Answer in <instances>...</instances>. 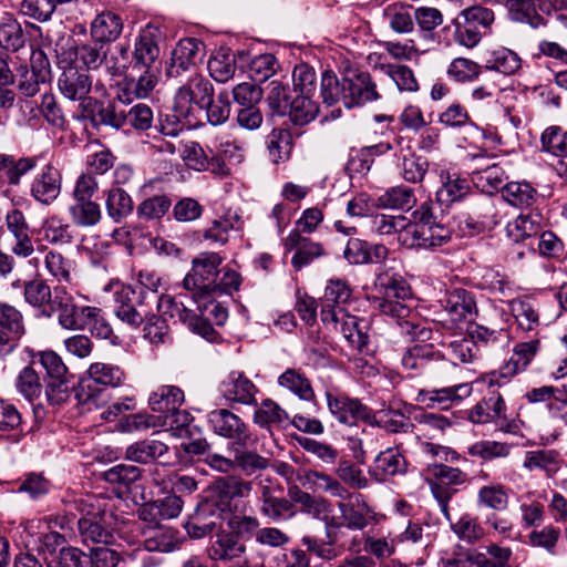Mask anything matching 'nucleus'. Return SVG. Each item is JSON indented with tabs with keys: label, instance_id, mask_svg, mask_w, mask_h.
I'll return each instance as SVG.
<instances>
[{
	"label": "nucleus",
	"instance_id": "obj_1",
	"mask_svg": "<svg viewBox=\"0 0 567 567\" xmlns=\"http://www.w3.org/2000/svg\"><path fill=\"white\" fill-rule=\"evenodd\" d=\"M83 516L78 520L81 540L89 547L111 545L114 542L113 533L105 526V511L101 499L94 495H85L68 501Z\"/></svg>",
	"mask_w": 567,
	"mask_h": 567
},
{
	"label": "nucleus",
	"instance_id": "obj_2",
	"mask_svg": "<svg viewBox=\"0 0 567 567\" xmlns=\"http://www.w3.org/2000/svg\"><path fill=\"white\" fill-rule=\"evenodd\" d=\"M223 258L217 252H202L193 259L192 269L185 276L183 286L193 291V301L202 308V299H207L217 291L218 267Z\"/></svg>",
	"mask_w": 567,
	"mask_h": 567
},
{
	"label": "nucleus",
	"instance_id": "obj_3",
	"mask_svg": "<svg viewBox=\"0 0 567 567\" xmlns=\"http://www.w3.org/2000/svg\"><path fill=\"white\" fill-rule=\"evenodd\" d=\"M61 74L58 79L60 93L70 101H78L86 112L97 104L95 99L89 96L92 89V79L87 71L73 65L70 59L59 58Z\"/></svg>",
	"mask_w": 567,
	"mask_h": 567
},
{
	"label": "nucleus",
	"instance_id": "obj_4",
	"mask_svg": "<svg viewBox=\"0 0 567 567\" xmlns=\"http://www.w3.org/2000/svg\"><path fill=\"white\" fill-rule=\"evenodd\" d=\"M251 489V483L239 477H219L212 484L210 494L204 503L223 516L236 509L237 501L248 497Z\"/></svg>",
	"mask_w": 567,
	"mask_h": 567
},
{
	"label": "nucleus",
	"instance_id": "obj_5",
	"mask_svg": "<svg viewBox=\"0 0 567 567\" xmlns=\"http://www.w3.org/2000/svg\"><path fill=\"white\" fill-rule=\"evenodd\" d=\"M213 96L214 87L209 80L202 74H195L176 91L174 112L192 124L190 116L195 106L204 109L205 103Z\"/></svg>",
	"mask_w": 567,
	"mask_h": 567
},
{
	"label": "nucleus",
	"instance_id": "obj_6",
	"mask_svg": "<svg viewBox=\"0 0 567 567\" xmlns=\"http://www.w3.org/2000/svg\"><path fill=\"white\" fill-rule=\"evenodd\" d=\"M402 367L409 371L425 372L436 380H444L453 364L441 358L432 344H415L408 349L401 359Z\"/></svg>",
	"mask_w": 567,
	"mask_h": 567
},
{
	"label": "nucleus",
	"instance_id": "obj_7",
	"mask_svg": "<svg viewBox=\"0 0 567 567\" xmlns=\"http://www.w3.org/2000/svg\"><path fill=\"white\" fill-rule=\"evenodd\" d=\"M113 293V312L122 322L137 328L144 319L148 318V302L143 301L141 298L135 303V291L132 287L125 286L120 282L111 285Z\"/></svg>",
	"mask_w": 567,
	"mask_h": 567
},
{
	"label": "nucleus",
	"instance_id": "obj_8",
	"mask_svg": "<svg viewBox=\"0 0 567 567\" xmlns=\"http://www.w3.org/2000/svg\"><path fill=\"white\" fill-rule=\"evenodd\" d=\"M321 321L334 331H340L349 344L361 350L368 343V337L363 331V321L348 313L343 308L321 309Z\"/></svg>",
	"mask_w": 567,
	"mask_h": 567
},
{
	"label": "nucleus",
	"instance_id": "obj_9",
	"mask_svg": "<svg viewBox=\"0 0 567 567\" xmlns=\"http://www.w3.org/2000/svg\"><path fill=\"white\" fill-rule=\"evenodd\" d=\"M87 377L83 378L79 385V398L83 401L93 400L95 396V385L110 388L120 386L125 380L124 371L115 364L106 362H94L87 371Z\"/></svg>",
	"mask_w": 567,
	"mask_h": 567
},
{
	"label": "nucleus",
	"instance_id": "obj_10",
	"mask_svg": "<svg viewBox=\"0 0 567 567\" xmlns=\"http://www.w3.org/2000/svg\"><path fill=\"white\" fill-rule=\"evenodd\" d=\"M208 423L214 433L235 443L246 446L250 441L247 424L235 413L227 409L213 410L207 415Z\"/></svg>",
	"mask_w": 567,
	"mask_h": 567
},
{
	"label": "nucleus",
	"instance_id": "obj_11",
	"mask_svg": "<svg viewBox=\"0 0 567 567\" xmlns=\"http://www.w3.org/2000/svg\"><path fill=\"white\" fill-rule=\"evenodd\" d=\"M341 525L350 530H362L377 520V514L367 504L362 494H350L338 503Z\"/></svg>",
	"mask_w": 567,
	"mask_h": 567
},
{
	"label": "nucleus",
	"instance_id": "obj_12",
	"mask_svg": "<svg viewBox=\"0 0 567 567\" xmlns=\"http://www.w3.org/2000/svg\"><path fill=\"white\" fill-rule=\"evenodd\" d=\"M540 349V340L533 338L528 341L519 342L514 347L513 354L498 370L497 373H493L488 383L501 384L498 378L511 379L517 373L525 371L529 363L533 361L535 355Z\"/></svg>",
	"mask_w": 567,
	"mask_h": 567
},
{
	"label": "nucleus",
	"instance_id": "obj_13",
	"mask_svg": "<svg viewBox=\"0 0 567 567\" xmlns=\"http://www.w3.org/2000/svg\"><path fill=\"white\" fill-rule=\"evenodd\" d=\"M326 398L330 413L340 423L353 425L358 421L371 420V410L357 399L332 392H327Z\"/></svg>",
	"mask_w": 567,
	"mask_h": 567
},
{
	"label": "nucleus",
	"instance_id": "obj_14",
	"mask_svg": "<svg viewBox=\"0 0 567 567\" xmlns=\"http://www.w3.org/2000/svg\"><path fill=\"white\" fill-rule=\"evenodd\" d=\"M6 227L12 237L11 251L20 258H28L34 252L29 224L24 214L19 209H11L6 214Z\"/></svg>",
	"mask_w": 567,
	"mask_h": 567
},
{
	"label": "nucleus",
	"instance_id": "obj_15",
	"mask_svg": "<svg viewBox=\"0 0 567 567\" xmlns=\"http://www.w3.org/2000/svg\"><path fill=\"white\" fill-rule=\"evenodd\" d=\"M284 247L287 251L295 250L291 265L296 270L302 269L326 255L322 244L303 237L299 230H291L288 234L284 239Z\"/></svg>",
	"mask_w": 567,
	"mask_h": 567
},
{
	"label": "nucleus",
	"instance_id": "obj_16",
	"mask_svg": "<svg viewBox=\"0 0 567 567\" xmlns=\"http://www.w3.org/2000/svg\"><path fill=\"white\" fill-rule=\"evenodd\" d=\"M203 55L204 47L202 42L193 38L181 40L172 52L167 75L171 78L179 76L183 72L195 66Z\"/></svg>",
	"mask_w": 567,
	"mask_h": 567
},
{
	"label": "nucleus",
	"instance_id": "obj_17",
	"mask_svg": "<svg viewBox=\"0 0 567 567\" xmlns=\"http://www.w3.org/2000/svg\"><path fill=\"white\" fill-rule=\"evenodd\" d=\"M61 188L60 171L52 164H47L33 178L30 192L37 202L50 205L59 197Z\"/></svg>",
	"mask_w": 567,
	"mask_h": 567
},
{
	"label": "nucleus",
	"instance_id": "obj_18",
	"mask_svg": "<svg viewBox=\"0 0 567 567\" xmlns=\"http://www.w3.org/2000/svg\"><path fill=\"white\" fill-rule=\"evenodd\" d=\"M346 85V107L352 109L368 102L377 101L380 95L377 85L368 72L351 74V78H343Z\"/></svg>",
	"mask_w": 567,
	"mask_h": 567
},
{
	"label": "nucleus",
	"instance_id": "obj_19",
	"mask_svg": "<svg viewBox=\"0 0 567 567\" xmlns=\"http://www.w3.org/2000/svg\"><path fill=\"white\" fill-rule=\"evenodd\" d=\"M223 396L233 403L244 405L256 404L257 386L240 371H231L221 382Z\"/></svg>",
	"mask_w": 567,
	"mask_h": 567
},
{
	"label": "nucleus",
	"instance_id": "obj_20",
	"mask_svg": "<svg viewBox=\"0 0 567 567\" xmlns=\"http://www.w3.org/2000/svg\"><path fill=\"white\" fill-rule=\"evenodd\" d=\"M442 307L452 322L472 321L477 313L474 295L463 288L449 291Z\"/></svg>",
	"mask_w": 567,
	"mask_h": 567
},
{
	"label": "nucleus",
	"instance_id": "obj_21",
	"mask_svg": "<svg viewBox=\"0 0 567 567\" xmlns=\"http://www.w3.org/2000/svg\"><path fill=\"white\" fill-rule=\"evenodd\" d=\"M158 58L157 31L153 28H146L135 39L132 66L134 70L159 68L157 65Z\"/></svg>",
	"mask_w": 567,
	"mask_h": 567
},
{
	"label": "nucleus",
	"instance_id": "obj_22",
	"mask_svg": "<svg viewBox=\"0 0 567 567\" xmlns=\"http://www.w3.org/2000/svg\"><path fill=\"white\" fill-rule=\"evenodd\" d=\"M73 297L66 291L65 288H55L52 306L49 310H43V316L47 318L52 317L55 311H59L58 320L62 328L68 330H76L79 327V311Z\"/></svg>",
	"mask_w": 567,
	"mask_h": 567
},
{
	"label": "nucleus",
	"instance_id": "obj_23",
	"mask_svg": "<svg viewBox=\"0 0 567 567\" xmlns=\"http://www.w3.org/2000/svg\"><path fill=\"white\" fill-rule=\"evenodd\" d=\"M224 524V517L217 514L206 503H200L194 518L185 526L189 537L199 539L207 535H216Z\"/></svg>",
	"mask_w": 567,
	"mask_h": 567
},
{
	"label": "nucleus",
	"instance_id": "obj_24",
	"mask_svg": "<svg viewBox=\"0 0 567 567\" xmlns=\"http://www.w3.org/2000/svg\"><path fill=\"white\" fill-rule=\"evenodd\" d=\"M207 553L213 560H233L245 553V546L234 534L221 528L217 530L215 539L210 542Z\"/></svg>",
	"mask_w": 567,
	"mask_h": 567
},
{
	"label": "nucleus",
	"instance_id": "obj_25",
	"mask_svg": "<svg viewBox=\"0 0 567 567\" xmlns=\"http://www.w3.org/2000/svg\"><path fill=\"white\" fill-rule=\"evenodd\" d=\"M471 393L472 385L470 383H460L433 391L420 390L416 401L432 408L434 403L444 404L447 402H460L468 398Z\"/></svg>",
	"mask_w": 567,
	"mask_h": 567
},
{
	"label": "nucleus",
	"instance_id": "obj_26",
	"mask_svg": "<svg viewBox=\"0 0 567 567\" xmlns=\"http://www.w3.org/2000/svg\"><path fill=\"white\" fill-rule=\"evenodd\" d=\"M184 402V392L175 385H162L151 393L148 404L152 411L161 413L165 420Z\"/></svg>",
	"mask_w": 567,
	"mask_h": 567
},
{
	"label": "nucleus",
	"instance_id": "obj_27",
	"mask_svg": "<svg viewBox=\"0 0 567 567\" xmlns=\"http://www.w3.org/2000/svg\"><path fill=\"white\" fill-rule=\"evenodd\" d=\"M301 483L313 492L329 493L331 496L344 499L348 496V489L341 482L331 475L319 471H307L301 477Z\"/></svg>",
	"mask_w": 567,
	"mask_h": 567
},
{
	"label": "nucleus",
	"instance_id": "obj_28",
	"mask_svg": "<svg viewBox=\"0 0 567 567\" xmlns=\"http://www.w3.org/2000/svg\"><path fill=\"white\" fill-rule=\"evenodd\" d=\"M440 179L442 186L436 192V198L441 204L458 202L470 192L468 182L456 173L441 172Z\"/></svg>",
	"mask_w": 567,
	"mask_h": 567
},
{
	"label": "nucleus",
	"instance_id": "obj_29",
	"mask_svg": "<svg viewBox=\"0 0 567 567\" xmlns=\"http://www.w3.org/2000/svg\"><path fill=\"white\" fill-rule=\"evenodd\" d=\"M241 218L237 213L227 212L225 215L216 218L204 230V238L224 245L228 241L230 231H239L241 229Z\"/></svg>",
	"mask_w": 567,
	"mask_h": 567
},
{
	"label": "nucleus",
	"instance_id": "obj_30",
	"mask_svg": "<svg viewBox=\"0 0 567 567\" xmlns=\"http://www.w3.org/2000/svg\"><path fill=\"white\" fill-rule=\"evenodd\" d=\"M123 29L122 20L112 12H102L91 23V35L95 42L115 41Z\"/></svg>",
	"mask_w": 567,
	"mask_h": 567
},
{
	"label": "nucleus",
	"instance_id": "obj_31",
	"mask_svg": "<svg viewBox=\"0 0 567 567\" xmlns=\"http://www.w3.org/2000/svg\"><path fill=\"white\" fill-rule=\"evenodd\" d=\"M105 56L106 53L102 51V45H97L96 43L69 48L60 55L61 59H70L73 65H76V62H81L86 71L97 69Z\"/></svg>",
	"mask_w": 567,
	"mask_h": 567
},
{
	"label": "nucleus",
	"instance_id": "obj_32",
	"mask_svg": "<svg viewBox=\"0 0 567 567\" xmlns=\"http://www.w3.org/2000/svg\"><path fill=\"white\" fill-rule=\"evenodd\" d=\"M260 513L272 522L287 520L295 515L292 503L286 497L272 495L268 487L261 492Z\"/></svg>",
	"mask_w": 567,
	"mask_h": 567
},
{
	"label": "nucleus",
	"instance_id": "obj_33",
	"mask_svg": "<svg viewBox=\"0 0 567 567\" xmlns=\"http://www.w3.org/2000/svg\"><path fill=\"white\" fill-rule=\"evenodd\" d=\"M502 197L516 208L528 209L537 202L538 193L529 183L511 182L503 187Z\"/></svg>",
	"mask_w": 567,
	"mask_h": 567
},
{
	"label": "nucleus",
	"instance_id": "obj_34",
	"mask_svg": "<svg viewBox=\"0 0 567 567\" xmlns=\"http://www.w3.org/2000/svg\"><path fill=\"white\" fill-rule=\"evenodd\" d=\"M167 451V445L158 440H144L127 446L125 458L135 463L147 464L163 456Z\"/></svg>",
	"mask_w": 567,
	"mask_h": 567
},
{
	"label": "nucleus",
	"instance_id": "obj_35",
	"mask_svg": "<svg viewBox=\"0 0 567 567\" xmlns=\"http://www.w3.org/2000/svg\"><path fill=\"white\" fill-rule=\"evenodd\" d=\"M509 310L522 330L532 331L539 324L537 305L532 298L522 297L513 299L509 302Z\"/></svg>",
	"mask_w": 567,
	"mask_h": 567
},
{
	"label": "nucleus",
	"instance_id": "obj_36",
	"mask_svg": "<svg viewBox=\"0 0 567 567\" xmlns=\"http://www.w3.org/2000/svg\"><path fill=\"white\" fill-rule=\"evenodd\" d=\"M406 465L404 456L398 449H386L375 457L373 472L383 480L386 476L405 473Z\"/></svg>",
	"mask_w": 567,
	"mask_h": 567
},
{
	"label": "nucleus",
	"instance_id": "obj_37",
	"mask_svg": "<svg viewBox=\"0 0 567 567\" xmlns=\"http://www.w3.org/2000/svg\"><path fill=\"white\" fill-rule=\"evenodd\" d=\"M24 301L35 309L49 310L53 298L51 287L43 279H33L23 284Z\"/></svg>",
	"mask_w": 567,
	"mask_h": 567
},
{
	"label": "nucleus",
	"instance_id": "obj_38",
	"mask_svg": "<svg viewBox=\"0 0 567 567\" xmlns=\"http://www.w3.org/2000/svg\"><path fill=\"white\" fill-rule=\"evenodd\" d=\"M368 423L380 426L391 433H405L412 427L410 417L400 410L388 409L375 413L371 412Z\"/></svg>",
	"mask_w": 567,
	"mask_h": 567
},
{
	"label": "nucleus",
	"instance_id": "obj_39",
	"mask_svg": "<svg viewBox=\"0 0 567 567\" xmlns=\"http://www.w3.org/2000/svg\"><path fill=\"white\" fill-rule=\"evenodd\" d=\"M278 384L303 401H312L315 391L309 379L297 369H287L278 377Z\"/></svg>",
	"mask_w": 567,
	"mask_h": 567
},
{
	"label": "nucleus",
	"instance_id": "obj_40",
	"mask_svg": "<svg viewBox=\"0 0 567 567\" xmlns=\"http://www.w3.org/2000/svg\"><path fill=\"white\" fill-rule=\"evenodd\" d=\"M414 21L422 39L434 40L435 30L442 25L444 18L437 8L421 6L414 8Z\"/></svg>",
	"mask_w": 567,
	"mask_h": 567
},
{
	"label": "nucleus",
	"instance_id": "obj_41",
	"mask_svg": "<svg viewBox=\"0 0 567 567\" xmlns=\"http://www.w3.org/2000/svg\"><path fill=\"white\" fill-rule=\"evenodd\" d=\"M72 223L78 227H93L102 218V210L96 202H72L68 208Z\"/></svg>",
	"mask_w": 567,
	"mask_h": 567
},
{
	"label": "nucleus",
	"instance_id": "obj_42",
	"mask_svg": "<svg viewBox=\"0 0 567 567\" xmlns=\"http://www.w3.org/2000/svg\"><path fill=\"white\" fill-rule=\"evenodd\" d=\"M269 158L272 163L284 162L289 158L292 150L291 133L284 128H274L266 138Z\"/></svg>",
	"mask_w": 567,
	"mask_h": 567
},
{
	"label": "nucleus",
	"instance_id": "obj_43",
	"mask_svg": "<svg viewBox=\"0 0 567 567\" xmlns=\"http://www.w3.org/2000/svg\"><path fill=\"white\" fill-rule=\"evenodd\" d=\"M155 305L163 316L185 324L194 322L195 312L186 307L183 296L162 295Z\"/></svg>",
	"mask_w": 567,
	"mask_h": 567
},
{
	"label": "nucleus",
	"instance_id": "obj_44",
	"mask_svg": "<svg viewBox=\"0 0 567 567\" xmlns=\"http://www.w3.org/2000/svg\"><path fill=\"white\" fill-rule=\"evenodd\" d=\"M506 174L502 167L496 164L478 169L473 173L472 181L483 193L492 194L496 190L503 193Z\"/></svg>",
	"mask_w": 567,
	"mask_h": 567
},
{
	"label": "nucleus",
	"instance_id": "obj_45",
	"mask_svg": "<svg viewBox=\"0 0 567 567\" xmlns=\"http://www.w3.org/2000/svg\"><path fill=\"white\" fill-rule=\"evenodd\" d=\"M346 85H343V78L339 80L337 75L327 70L321 75L320 95L322 102L332 106L341 103L346 107Z\"/></svg>",
	"mask_w": 567,
	"mask_h": 567
},
{
	"label": "nucleus",
	"instance_id": "obj_46",
	"mask_svg": "<svg viewBox=\"0 0 567 567\" xmlns=\"http://www.w3.org/2000/svg\"><path fill=\"white\" fill-rule=\"evenodd\" d=\"M390 29L398 34H409L415 29L414 7L394 6L385 12Z\"/></svg>",
	"mask_w": 567,
	"mask_h": 567
},
{
	"label": "nucleus",
	"instance_id": "obj_47",
	"mask_svg": "<svg viewBox=\"0 0 567 567\" xmlns=\"http://www.w3.org/2000/svg\"><path fill=\"white\" fill-rule=\"evenodd\" d=\"M415 203L414 192L405 186L391 187L378 198V206L389 209H410Z\"/></svg>",
	"mask_w": 567,
	"mask_h": 567
},
{
	"label": "nucleus",
	"instance_id": "obj_48",
	"mask_svg": "<svg viewBox=\"0 0 567 567\" xmlns=\"http://www.w3.org/2000/svg\"><path fill=\"white\" fill-rule=\"evenodd\" d=\"M451 529L458 539L467 544H474L484 536L478 518L470 513H464L455 522H451Z\"/></svg>",
	"mask_w": 567,
	"mask_h": 567
},
{
	"label": "nucleus",
	"instance_id": "obj_49",
	"mask_svg": "<svg viewBox=\"0 0 567 567\" xmlns=\"http://www.w3.org/2000/svg\"><path fill=\"white\" fill-rule=\"evenodd\" d=\"M509 496L502 484L482 486L477 492V505L488 509L502 512L508 506Z\"/></svg>",
	"mask_w": 567,
	"mask_h": 567
},
{
	"label": "nucleus",
	"instance_id": "obj_50",
	"mask_svg": "<svg viewBox=\"0 0 567 567\" xmlns=\"http://www.w3.org/2000/svg\"><path fill=\"white\" fill-rule=\"evenodd\" d=\"M23 45L24 38L21 25L12 16L3 13L0 18V47L18 51Z\"/></svg>",
	"mask_w": 567,
	"mask_h": 567
},
{
	"label": "nucleus",
	"instance_id": "obj_51",
	"mask_svg": "<svg viewBox=\"0 0 567 567\" xmlns=\"http://www.w3.org/2000/svg\"><path fill=\"white\" fill-rule=\"evenodd\" d=\"M451 25L454 28V41L461 47L473 49L478 45L483 38L462 11L452 20Z\"/></svg>",
	"mask_w": 567,
	"mask_h": 567
},
{
	"label": "nucleus",
	"instance_id": "obj_52",
	"mask_svg": "<svg viewBox=\"0 0 567 567\" xmlns=\"http://www.w3.org/2000/svg\"><path fill=\"white\" fill-rule=\"evenodd\" d=\"M486 68L504 74H513L520 69V58L507 48H498L488 53Z\"/></svg>",
	"mask_w": 567,
	"mask_h": 567
},
{
	"label": "nucleus",
	"instance_id": "obj_53",
	"mask_svg": "<svg viewBox=\"0 0 567 567\" xmlns=\"http://www.w3.org/2000/svg\"><path fill=\"white\" fill-rule=\"evenodd\" d=\"M0 328L17 342L25 333L22 312L14 306L1 302Z\"/></svg>",
	"mask_w": 567,
	"mask_h": 567
},
{
	"label": "nucleus",
	"instance_id": "obj_54",
	"mask_svg": "<svg viewBox=\"0 0 567 567\" xmlns=\"http://www.w3.org/2000/svg\"><path fill=\"white\" fill-rule=\"evenodd\" d=\"M293 97L287 83L274 80L269 83L266 102L270 111L278 115H286L291 107Z\"/></svg>",
	"mask_w": 567,
	"mask_h": 567
},
{
	"label": "nucleus",
	"instance_id": "obj_55",
	"mask_svg": "<svg viewBox=\"0 0 567 567\" xmlns=\"http://www.w3.org/2000/svg\"><path fill=\"white\" fill-rule=\"evenodd\" d=\"M380 70L390 76L401 92H417L419 82L414 72L403 64L381 63Z\"/></svg>",
	"mask_w": 567,
	"mask_h": 567
},
{
	"label": "nucleus",
	"instance_id": "obj_56",
	"mask_svg": "<svg viewBox=\"0 0 567 567\" xmlns=\"http://www.w3.org/2000/svg\"><path fill=\"white\" fill-rule=\"evenodd\" d=\"M318 112L319 106L311 100V95L297 94L287 114L296 125L302 126L313 121Z\"/></svg>",
	"mask_w": 567,
	"mask_h": 567
},
{
	"label": "nucleus",
	"instance_id": "obj_57",
	"mask_svg": "<svg viewBox=\"0 0 567 567\" xmlns=\"http://www.w3.org/2000/svg\"><path fill=\"white\" fill-rule=\"evenodd\" d=\"M106 210L114 221H121L133 210L131 196L120 187L111 188L106 197Z\"/></svg>",
	"mask_w": 567,
	"mask_h": 567
},
{
	"label": "nucleus",
	"instance_id": "obj_58",
	"mask_svg": "<svg viewBox=\"0 0 567 567\" xmlns=\"http://www.w3.org/2000/svg\"><path fill=\"white\" fill-rule=\"evenodd\" d=\"M420 226V248L435 249L447 244L452 234L451 230L440 223L424 224Z\"/></svg>",
	"mask_w": 567,
	"mask_h": 567
},
{
	"label": "nucleus",
	"instance_id": "obj_59",
	"mask_svg": "<svg viewBox=\"0 0 567 567\" xmlns=\"http://www.w3.org/2000/svg\"><path fill=\"white\" fill-rule=\"evenodd\" d=\"M288 420V413L270 399L264 400L254 413V422L261 427L282 424Z\"/></svg>",
	"mask_w": 567,
	"mask_h": 567
},
{
	"label": "nucleus",
	"instance_id": "obj_60",
	"mask_svg": "<svg viewBox=\"0 0 567 567\" xmlns=\"http://www.w3.org/2000/svg\"><path fill=\"white\" fill-rule=\"evenodd\" d=\"M536 0H507L506 7L508 9L512 20L527 23L533 28H537L543 23V19L536 13Z\"/></svg>",
	"mask_w": 567,
	"mask_h": 567
},
{
	"label": "nucleus",
	"instance_id": "obj_61",
	"mask_svg": "<svg viewBox=\"0 0 567 567\" xmlns=\"http://www.w3.org/2000/svg\"><path fill=\"white\" fill-rule=\"evenodd\" d=\"M352 296V289L343 279H330L326 286L323 295V308L338 309L343 308Z\"/></svg>",
	"mask_w": 567,
	"mask_h": 567
},
{
	"label": "nucleus",
	"instance_id": "obj_62",
	"mask_svg": "<svg viewBox=\"0 0 567 567\" xmlns=\"http://www.w3.org/2000/svg\"><path fill=\"white\" fill-rule=\"evenodd\" d=\"M39 362L47 371V374L54 380L59 389L66 384L68 368L62 358L52 350L41 351L37 354Z\"/></svg>",
	"mask_w": 567,
	"mask_h": 567
},
{
	"label": "nucleus",
	"instance_id": "obj_63",
	"mask_svg": "<svg viewBox=\"0 0 567 567\" xmlns=\"http://www.w3.org/2000/svg\"><path fill=\"white\" fill-rule=\"evenodd\" d=\"M295 501L301 505L305 513L321 520H328L333 512L332 504L321 496H313L306 492H298Z\"/></svg>",
	"mask_w": 567,
	"mask_h": 567
},
{
	"label": "nucleus",
	"instance_id": "obj_64",
	"mask_svg": "<svg viewBox=\"0 0 567 567\" xmlns=\"http://www.w3.org/2000/svg\"><path fill=\"white\" fill-rule=\"evenodd\" d=\"M542 150L555 156H567V132L559 126L547 127L540 136Z\"/></svg>",
	"mask_w": 567,
	"mask_h": 567
}]
</instances>
